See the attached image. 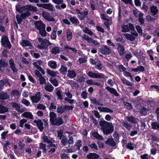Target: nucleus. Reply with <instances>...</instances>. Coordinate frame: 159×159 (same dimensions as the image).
I'll return each instance as SVG.
<instances>
[{
    "label": "nucleus",
    "instance_id": "1",
    "mask_svg": "<svg viewBox=\"0 0 159 159\" xmlns=\"http://www.w3.org/2000/svg\"><path fill=\"white\" fill-rule=\"evenodd\" d=\"M99 125L101 130L105 134H109L112 133L114 131V126L111 122L101 120L99 122Z\"/></svg>",
    "mask_w": 159,
    "mask_h": 159
},
{
    "label": "nucleus",
    "instance_id": "2",
    "mask_svg": "<svg viewBox=\"0 0 159 159\" xmlns=\"http://www.w3.org/2000/svg\"><path fill=\"white\" fill-rule=\"evenodd\" d=\"M35 27L39 31V34L42 36L45 37L46 35L45 30V25L41 21H37L34 24Z\"/></svg>",
    "mask_w": 159,
    "mask_h": 159
},
{
    "label": "nucleus",
    "instance_id": "3",
    "mask_svg": "<svg viewBox=\"0 0 159 159\" xmlns=\"http://www.w3.org/2000/svg\"><path fill=\"white\" fill-rule=\"evenodd\" d=\"M75 12L78 15V17L80 20H84L87 17L89 14V11L87 9H85L81 11L78 9H75Z\"/></svg>",
    "mask_w": 159,
    "mask_h": 159
},
{
    "label": "nucleus",
    "instance_id": "4",
    "mask_svg": "<svg viewBox=\"0 0 159 159\" xmlns=\"http://www.w3.org/2000/svg\"><path fill=\"white\" fill-rule=\"evenodd\" d=\"M38 41L41 42L40 45H38L37 47L40 49L45 48L48 46L52 45L51 43L48 40L46 39H43L42 38L39 37L38 39Z\"/></svg>",
    "mask_w": 159,
    "mask_h": 159
},
{
    "label": "nucleus",
    "instance_id": "5",
    "mask_svg": "<svg viewBox=\"0 0 159 159\" xmlns=\"http://www.w3.org/2000/svg\"><path fill=\"white\" fill-rule=\"evenodd\" d=\"M41 94L40 92H38L35 95L30 96V99L33 103H37L39 102L41 99Z\"/></svg>",
    "mask_w": 159,
    "mask_h": 159
},
{
    "label": "nucleus",
    "instance_id": "6",
    "mask_svg": "<svg viewBox=\"0 0 159 159\" xmlns=\"http://www.w3.org/2000/svg\"><path fill=\"white\" fill-rule=\"evenodd\" d=\"M81 37L88 42L92 43L95 46H99L100 45L99 43H98L97 41L94 40L85 34H83L81 36Z\"/></svg>",
    "mask_w": 159,
    "mask_h": 159
},
{
    "label": "nucleus",
    "instance_id": "7",
    "mask_svg": "<svg viewBox=\"0 0 159 159\" xmlns=\"http://www.w3.org/2000/svg\"><path fill=\"white\" fill-rule=\"evenodd\" d=\"M30 15V12H25L20 15H17L16 16V18L17 23L20 24L21 23L23 19L29 16Z\"/></svg>",
    "mask_w": 159,
    "mask_h": 159
},
{
    "label": "nucleus",
    "instance_id": "8",
    "mask_svg": "<svg viewBox=\"0 0 159 159\" xmlns=\"http://www.w3.org/2000/svg\"><path fill=\"white\" fill-rule=\"evenodd\" d=\"M87 74L89 77L92 78L102 79L105 78V76L103 74L99 73H95L89 71Z\"/></svg>",
    "mask_w": 159,
    "mask_h": 159
},
{
    "label": "nucleus",
    "instance_id": "9",
    "mask_svg": "<svg viewBox=\"0 0 159 159\" xmlns=\"http://www.w3.org/2000/svg\"><path fill=\"white\" fill-rule=\"evenodd\" d=\"M42 15L45 20L48 21H56L55 19L53 17H51V14L47 11H43L42 12Z\"/></svg>",
    "mask_w": 159,
    "mask_h": 159
},
{
    "label": "nucleus",
    "instance_id": "10",
    "mask_svg": "<svg viewBox=\"0 0 159 159\" xmlns=\"http://www.w3.org/2000/svg\"><path fill=\"white\" fill-rule=\"evenodd\" d=\"M22 10H24V11L28 12H29V11H37L38 10L36 7H34L30 4L23 7Z\"/></svg>",
    "mask_w": 159,
    "mask_h": 159
},
{
    "label": "nucleus",
    "instance_id": "11",
    "mask_svg": "<svg viewBox=\"0 0 159 159\" xmlns=\"http://www.w3.org/2000/svg\"><path fill=\"white\" fill-rule=\"evenodd\" d=\"M1 42L2 45L4 47L9 49L11 48V45L7 37L3 36L1 39Z\"/></svg>",
    "mask_w": 159,
    "mask_h": 159
},
{
    "label": "nucleus",
    "instance_id": "12",
    "mask_svg": "<svg viewBox=\"0 0 159 159\" xmlns=\"http://www.w3.org/2000/svg\"><path fill=\"white\" fill-rule=\"evenodd\" d=\"M122 31L123 32H127L129 30H133L134 29V27L133 25L131 24H129L122 26Z\"/></svg>",
    "mask_w": 159,
    "mask_h": 159
},
{
    "label": "nucleus",
    "instance_id": "13",
    "mask_svg": "<svg viewBox=\"0 0 159 159\" xmlns=\"http://www.w3.org/2000/svg\"><path fill=\"white\" fill-rule=\"evenodd\" d=\"M20 43L23 47L29 46V48L30 49H33L34 48L33 46L28 40H22Z\"/></svg>",
    "mask_w": 159,
    "mask_h": 159
},
{
    "label": "nucleus",
    "instance_id": "14",
    "mask_svg": "<svg viewBox=\"0 0 159 159\" xmlns=\"http://www.w3.org/2000/svg\"><path fill=\"white\" fill-rule=\"evenodd\" d=\"M34 123L35 124L40 131H41L43 129V123L41 120L39 119L34 120Z\"/></svg>",
    "mask_w": 159,
    "mask_h": 159
},
{
    "label": "nucleus",
    "instance_id": "15",
    "mask_svg": "<svg viewBox=\"0 0 159 159\" xmlns=\"http://www.w3.org/2000/svg\"><path fill=\"white\" fill-rule=\"evenodd\" d=\"M63 123V120L60 117H57L52 122V125L57 126H60Z\"/></svg>",
    "mask_w": 159,
    "mask_h": 159
},
{
    "label": "nucleus",
    "instance_id": "16",
    "mask_svg": "<svg viewBox=\"0 0 159 159\" xmlns=\"http://www.w3.org/2000/svg\"><path fill=\"white\" fill-rule=\"evenodd\" d=\"M91 134L92 137L99 140H103L104 139L103 137L97 132L92 131Z\"/></svg>",
    "mask_w": 159,
    "mask_h": 159
},
{
    "label": "nucleus",
    "instance_id": "17",
    "mask_svg": "<svg viewBox=\"0 0 159 159\" xmlns=\"http://www.w3.org/2000/svg\"><path fill=\"white\" fill-rule=\"evenodd\" d=\"M43 139L44 142L48 143V147H55L56 146L55 144L52 143V142L48 138L47 136L44 135L43 137Z\"/></svg>",
    "mask_w": 159,
    "mask_h": 159
},
{
    "label": "nucleus",
    "instance_id": "18",
    "mask_svg": "<svg viewBox=\"0 0 159 159\" xmlns=\"http://www.w3.org/2000/svg\"><path fill=\"white\" fill-rule=\"evenodd\" d=\"M116 45L117 47V49L119 54L120 56L122 55L124 53L125 48L124 47L119 43H116Z\"/></svg>",
    "mask_w": 159,
    "mask_h": 159
},
{
    "label": "nucleus",
    "instance_id": "19",
    "mask_svg": "<svg viewBox=\"0 0 159 159\" xmlns=\"http://www.w3.org/2000/svg\"><path fill=\"white\" fill-rule=\"evenodd\" d=\"M9 63L10 68L13 72H17V70L15 66V64L14 60L11 58L9 61Z\"/></svg>",
    "mask_w": 159,
    "mask_h": 159
},
{
    "label": "nucleus",
    "instance_id": "20",
    "mask_svg": "<svg viewBox=\"0 0 159 159\" xmlns=\"http://www.w3.org/2000/svg\"><path fill=\"white\" fill-rule=\"evenodd\" d=\"M12 107L14 108L17 111L22 113L24 111V110L22 108H20L19 104L16 103H12L11 104Z\"/></svg>",
    "mask_w": 159,
    "mask_h": 159
},
{
    "label": "nucleus",
    "instance_id": "21",
    "mask_svg": "<svg viewBox=\"0 0 159 159\" xmlns=\"http://www.w3.org/2000/svg\"><path fill=\"white\" fill-rule=\"evenodd\" d=\"M106 89L108 91H109L110 93L114 94L116 96H119V94L117 93V91L114 88H111L109 86H107L106 88Z\"/></svg>",
    "mask_w": 159,
    "mask_h": 159
},
{
    "label": "nucleus",
    "instance_id": "22",
    "mask_svg": "<svg viewBox=\"0 0 159 159\" xmlns=\"http://www.w3.org/2000/svg\"><path fill=\"white\" fill-rule=\"evenodd\" d=\"M125 119L128 121L133 123H136L137 121V119L134 116L131 115H128L125 117Z\"/></svg>",
    "mask_w": 159,
    "mask_h": 159
},
{
    "label": "nucleus",
    "instance_id": "23",
    "mask_svg": "<svg viewBox=\"0 0 159 159\" xmlns=\"http://www.w3.org/2000/svg\"><path fill=\"white\" fill-rule=\"evenodd\" d=\"M98 109L101 112H111L112 113L113 111L110 109L106 107H98Z\"/></svg>",
    "mask_w": 159,
    "mask_h": 159
},
{
    "label": "nucleus",
    "instance_id": "24",
    "mask_svg": "<svg viewBox=\"0 0 159 159\" xmlns=\"http://www.w3.org/2000/svg\"><path fill=\"white\" fill-rule=\"evenodd\" d=\"M9 98V96L7 93L2 92L0 93V99L5 100Z\"/></svg>",
    "mask_w": 159,
    "mask_h": 159
},
{
    "label": "nucleus",
    "instance_id": "25",
    "mask_svg": "<svg viewBox=\"0 0 159 159\" xmlns=\"http://www.w3.org/2000/svg\"><path fill=\"white\" fill-rule=\"evenodd\" d=\"M44 89L48 92H52L53 90L54 87L51 84L48 83L45 85Z\"/></svg>",
    "mask_w": 159,
    "mask_h": 159
},
{
    "label": "nucleus",
    "instance_id": "26",
    "mask_svg": "<svg viewBox=\"0 0 159 159\" xmlns=\"http://www.w3.org/2000/svg\"><path fill=\"white\" fill-rule=\"evenodd\" d=\"M88 159H96L98 158L99 156L96 153H89L87 156Z\"/></svg>",
    "mask_w": 159,
    "mask_h": 159
},
{
    "label": "nucleus",
    "instance_id": "27",
    "mask_svg": "<svg viewBox=\"0 0 159 159\" xmlns=\"http://www.w3.org/2000/svg\"><path fill=\"white\" fill-rule=\"evenodd\" d=\"M105 143L112 147L116 146V144L113 139L110 138L107 139L105 142Z\"/></svg>",
    "mask_w": 159,
    "mask_h": 159
},
{
    "label": "nucleus",
    "instance_id": "28",
    "mask_svg": "<svg viewBox=\"0 0 159 159\" xmlns=\"http://www.w3.org/2000/svg\"><path fill=\"white\" fill-rule=\"evenodd\" d=\"M61 51V49L60 47L55 46L53 47L52 49L51 52L52 54H56L59 53Z\"/></svg>",
    "mask_w": 159,
    "mask_h": 159
},
{
    "label": "nucleus",
    "instance_id": "29",
    "mask_svg": "<svg viewBox=\"0 0 159 159\" xmlns=\"http://www.w3.org/2000/svg\"><path fill=\"white\" fill-rule=\"evenodd\" d=\"M121 123L122 124V126L125 127L128 130H130L132 127V126L127 122L123 121Z\"/></svg>",
    "mask_w": 159,
    "mask_h": 159
},
{
    "label": "nucleus",
    "instance_id": "30",
    "mask_svg": "<svg viewBox=\"0 0 159 159\" xmlns=\"http://www.w3.org/2000/svg\"><path fill=\"white\" fill-rule=\"evenodd\" d=\"M21 116L30 119L33 118V115L31 113L29 112H25L21 115Z\"/></svg>",
    "mask_w": 159,
    "mask_h": 159
},
{
    "label": "nucleus",
    "instance_id": "31",
    "mask_svg": "<svg viewBox=\"0 0 159 159\" xmlns=\"http://www.w3.org/2000/svg\"><path fill=\"white\" fill-rule=\"evenodd\" d=\"M66 37L68 41H70L72 39V34L70 29H67L66 32Z\"/></svg>",
    "mask_w": 159,
    "mask_h": 159
},
{
    "label": "nucleus",
    "instance_id": "32",
    "mask_svg": "<svg viewBox=\"0 0 159 159\" xmlns=\"http://www.w3.org/2000/svg\"><path fill=\"white\" fill-rule=\"evenodd\" d=\"M67 75L70 78H73L76 76V74L75 71L73 70H68Z\"/></svg>",
    "mask_w": 159,
    "mask_h": 159
},
{
    "label": "nucleus",
    "instance_id": "33",
    "mask_svg": "<svg viewBox=\"0 0 159 159\" xmlns=\"http://www.w3.org/2000/svg\"><path fill=\"white\" fill-rule=\"evenodd\" d=\"M44 8L51 11L55 10L54 7L50 3L45 4Z\"/></svg>",
    "mask_w": 159,
    "mask_h": 159
},
{
    "label": "nucleus",
    "instance_id": "34",
    "mask_svg": "<svg viewBox=\"0 0 159 159\" xmlns=\"http://www.w3.org/2000/svg\"><path fill=\"white\" fill-rule=\"evenodd\" d=\"M70 20L73 24L76 25L79 24L80 23L77 18L74 16L70 17Z\"/></svg>",
    "mask_w": 159,
    "mask_h": 159
},
{
    "label": "nucleus",
    "instance_id": "35",
    "mask_svg": "<svg viewBox=\"0 0 159 159\" xmlns=\"http://www.w3.org/2000/svg\"><path fill=\"white\" fill-rule=\"evenodd\" d=\"M90 100L92 103L93 104H95L96 105L101 106H102L103 105V104L101 103L98 100H97L96 98H90Z\"/></svg>",
    "mask_w": 159,
    "mask_h": 159
},
{
    "label": "nucleus",
    "instance_id": "36",
    "mask_svg": "<svg viewBox=\"0 0 159 159\" xmlns=\"http://www.w3.org/2000/svg\"><path fill=\"white\" fill-rule=\"evenodd\" d=\"M47 72L49 75L53 77H55L58 73L57 71H54L49 69L47 70Z\"/></svg>",
    "mask_w": 159,
    "mask_h": 159
},
{
    "label": "nucleus",
    "instance_id": "37",
    "mask_svg": "<svg viewBox=\"0 0 159 159\" xmlns=\"http://www.w3.org/2000/svg\"><path fill=\"white\" fill-rule=\"evenodd\" d=\"M124 35L128 40L131 41H134L135 39V37L130 34L125 33L124 34Z\"/></svg>",
    "mask_w": 159,
    "mask_h": 159
},
{
    "label": "nucleus",
    "instance_id": "38",
    "mask_svg": "<svg viewBox=\"0 0 159 159\" xmlns=\"http://www.w3.org/2000/svg\"><path fill=\"white\" fill-rule=\"evenodd\" d=\"M48 64L50 67L53 69L56 68L57 66L56 62L53 61H48Z\"/></svg>",
    "mask_w": 159,
    "mask_h": 159
},
{
    "label": "nucleus",
    "instance_id": "39",
    "mask_svg": "<svg viewBox=\"0 0 159 159\" xmlns=\"http://www.w3.org/2000/svg\"><path fill=\"white\" fill-rule=\"evenodd\" d=\"M151 12L152 15H156L158 12V11L157 7L153 6L150 7Z\"/></svg>",
    "mask_w": 159,
    "mask_h": 159
},
{
    "label": "nucleus",
    "instance_id": "40",
    "mask_svg": "<svg viewBox=\"0 0 159 159\" xmlns=\"http://www.w3.org/2000/svg\"><path fill=\"white\" fill-rule=\"evenodd\" d=\"M49 116L50 117V121L52 123L57 118V115L54 112H51L49 113Z\"/></svg>",
    "mask_w": 159,
    "mask_h": 159
},
{
    "label": "nucleus",
    "instance_id": "41",
    "mask_svg": "<svg viewBox=\"0 0 159 159\" xmlns=\"http://www.w3.org/2000/svg\"><path fill=\"white\" fill-rule=\"evenodd\" d=\"M153 129L159 130V123L157 122H153L151 124Z\"/></svg>",
    "mask_w": 159,
    "mask_h": 159
},
{
    "label": "nucleus",
    "instance_id": "42",
    "mask_svg": "<svg viewBox=\"0 0 159 159\" xmlns=\"http://www.w3.org/2000/svg\"><path fill=\"white\" fill-rule=\"evenodd\" d=\"M67 68L64 66H61V68L60 69V73L62 74H66L67 72Z\"/></svg>",
    "mask_w": 159,
    "mask_h": 159
},
{
    "label": "nucleus",
    "instance_id": "43",
    "mask_svg": "<svg viewBox=\"0 0 159 159\" xmlns=\"http://www.w3.org/2000/svg\"><path fill=\"white\" fill-rule=\"evenodd\" d=\"M49 81L55 86L56 87L58 86V81L56 79L50 78L49 79Z\"/></svg>",
    "mask_w": 159,
    "mask_h": 159
},
{
    "label": "nucleus",
    "instance_id": "44",
    "mask_svg": "<svg viewBox=\"0 0 159 159\" xmlns=\"http://www.w3.org/2000/svg\"><path fill=\"white\" fill-rule=\"evenodd\" d=\"M64 93L66 96V98H68L70 99H71L72 98V94L70 93L69 89H65Z\"/></svg>",
    "mask_w": 159,
    "mask_h": 159
},
{
    "label": "nucleus",
    "instance_id": "45",
    "mask_svg": "<svg viewBox=\"0 0 159 159\" xmlns=\"http://www.w3.org/2000/svg\"><path fill=\"white\" fill-rule=\"evenodd\" d=\"M96 65L95 68L98 70H101L102 67V66L101 63L100 61H96V63L95 65Z\"/></svg>",
    "mask_w": 159,
    "mask_h": 159
},
{
    "label": "nucleus",
    "instance_id": "46",
    "mask_svg": "<svg viewBox=\"0 0 159 159\" xmlns=\"http://www.w3.org/2000/svg\"><path fill=\"white\" fill-rule=\"evenodd\" d=\"M33 64L37 69L40 71L42 73H44V71L43 70L42 68L38 64L35 62H34L33 63Z\"/></svg>",
    "mask_w": 159,
    "mask_h": 159
},
{
    "label": "nucleus",
    "instance_id": "47",
    "mask_svg": "<svg viewBox=\"0 0 159 159\" xmlns=\"http://www.w3.org/2000/svg\"><path fill=\"white\" fill-rule=\"evenodd\" d=\"M144 14L143 13H140L139 16V20L141 24H143L144 23V20L143 18Z\"/></svg>",
    "mask_w": 159,
    "mask_h": 159
},
{
    "label": "nucleus",
    "instance_id": "48",
    "mask_svg": "<svg viewBox=\"0 0 159 159\" xmlns=\"http://www.w3.org/2000/svg\"><path fill=\"white\" fill-rule=\"evenodd\" d=\"M83 31L90 35L92 36L93 34V32L87 27H86L83 30Z\"/></svg>",
    "mask_w": 159,
    "mask_h": 159
},
{
    "label": "nucleus",
    "instance_id": "49",
    "mask_svg": "<svg viewBox=\"0 0 159 159\" xmlns=\"http://www.w3.org/2000/svg\"><path fill=\"white\" fill-rule=\"evenodd\" d=\"M11 94L14 97L19 96L20 93L16 90H13L11 92Z\"/></svg>",
    "mask_w": 159,
    "mask_h": 159
},
{
    "label": "nucleus",
    "instance_id": "50",
    "mask_svg": "<svg viewBox=\"0 0 159 159\" xmlns=\"http://www.w3.org/2000/svg\"><path fill=\"white\" fill-rule=\"evenodd\" d=\"M8 109L6 108L4 106L0 105V113H4L5 112L7 111Z\"/></svg>",
    "mask_w": 159,
    "mask_h": 159
},
{
    "label": "nucleus",
    "instance_id": "51",
    "mask_svg": "<svg viewBox=\"0 0 159 159\" xmlns=\"http://www.w3.org/2000/svg\"><path fill=\"white\" fill-rule=\"evenodd\" d=\"M27 120L26 119L23 118L20 121V123L18 126L20 127H22L24 124L27 122Z\"/></svg>",
    "mask_w": 159,
    "mask_h": 159
},
{
    "label": "nucleus",
    "instance_id": "52",
    "mask_svg": "<svg viewBox=\"0 0 159 159\" xmlns=\"http://www.w3.org/2000/svg\"><path fill=\"white\" fill-rule=\"evenodd\" d=\"M61 93L62 92L61 90H58L56 92L58 98L60 100H62L63 98L61 95Z\"/></svg>",
    "mask_w": 159,
    "mask_h": 159
},
{
    "label": "nucleus",
    "instance_id": "53",
    "mask_svg": "<svg viewBox=\"0 0 159 159\" xmlns=\"http://www.w3.org/2000/svg\"><path fill=\"white\" fill-rule=\"evenodd\" d=\"M57 112L59 113L62 114L65 111L64 107H63L62 106L58 107L57 108Z\"/></svg>",
    "mask_w": 159,
    "mask_h": 159
},
{
    "label": "nucleus",
    "instance_id": "54",
    "mask_svg": "<svg viewBox=\"0 0 159 159\" xmlns=\"http://www.w3.org/2000/svg\"><path fill=\"white\" fill-rule=\"evenodd\" d=\"M146 19L150 22H154L156 20L155 18L152 17L150 15L147 16Z\"/></svg>",
    "mask_w": 159,
    "mask_h": 159
},
{
    "label": "nucleus",
    "instance_id": "55",
    "mask_svg": "<svg viewBox=\"0 0 159 159\" xmlns=\"http://www.w3.org/2000/svg\"><path fill=\"white\" fill-rule=\"evenodd\" d=\"M61 139L62 140H61V143L63 145H66L67 142L68 140L67 138L65 136H63Z\"/></svg>",
    "mask_w": 159,
    "mask_h": 159
},
{
    "label": "nucleus",
    "instance_id": "56",
    "mask_svg": "<svg viewBox=\"0 0 159 159\" xmlns=\"http://www.w3.org/2000/svg\"><path fill=\"white\" fill-rule=\"evenodd\" d=\"M124 105L126 107L127 109L129 110H130L132 109V106L129 103L125 102H124Z\"/></svg>",
    "mask_w": 159,
    "mask_h": 159
},
{
    "label": "nucleus",
    "instance_id": "57",
    "mask_svg": "<svg viewBox=\"0 0 159 159\" xmlns=\"http://www.w3.org/2000/svg\"><path fill=\"white\" fill-rule=\"evenodd\" d=\"M60 157L61 159H68L69 158V155L65 153H62L61 154Z\"/></svg>",
    "mask_w": 159,
    "mask_h": 159
},
{
    "label": "nucleus",
    "instance_id": "58",
    "mask_svg": "<svg viewBox=\"0 0 159 159\" xmlns=\"http://www.w3.org/2000/svg\"><path fill=\"white\" fill-rule=\"evenodd\" d=\"M46 108V107L43 104H39L37 106V108L38 109L45 110Z\"/></svg>",
    "mask_w": 159,
    "mask_h": 159
},
{
    "label": "nucleus",
    "instance_id": "59",
    "mask_svg": "<svg viewBox=\"0 0 159 159\" xmlns=\"http://www.w3.org/2000/svg\"><path fill=\"white\" fill-rule=\"evenodd\" d=\"M88 146L89 148H92L96 150H97L98 149L97 146L96 144L94 143H93L91 144H89Z\"/></svg>",
    "mask_w": 159,
    "mask_h": 159
},
{
    "label": "nucleus",
    "instance_id": "60",
    "mask_svg": "<svg viewBox=\"0 0 159 159\" xmlns=\"http://www.w3.org/2000/svg\"><path fill=\"white\" fill-rule=\"evenodd\" d=\"M23 7H21L20 5H17L16 6V10L17 11L20 12H24V10H22Z\"/></svg>",
    "mask_w": 159,
    "mask_h": 159
},
{
    "label": "nucleus",
    "instance_id": "61",
    "mask_svg": "<svg viewBox=\"0 0 159 159\" xmlns=\"http://www.w3.org/2000/svg\"><path fill=\"white\" fill-rule=\"evenodd\" d=\"M22 103L27 106H29L30 103L29 102L25 99H23L21 100Z\"/></svg>",
    "mask_w": 159,
    "mask_h": 159
},
{
    "label": "nucleus",
    "instance_id": "62",
    "mask_svg": "<svg viewBox=\"0 0 159 159\" xmlns=\"http://www.w3.org/2000/svg\"><path fill=\"white\" fill-rule=\"evenodd\" d=\"M127 148L130 150H132L134 149V145L133 143L130 142L127 144Z\"/></svg>",
    "mask_w": 159,
    "mask_h": 159
},
{
    "label": "nucleus",
    "instance_id": "63",
    "mask_svg": "<svg viewBox=\"0 0 159 159\" xmlns=\"http://www.w3.org/2000/svg\"><path fill=\"white\" fill-rule=\"evenodd\" d=\"M39 147L41 149H42L43 150V152H45L46 151V145L45 144L40 143L39 144Z\"/></svg>",
    "mask_w": 159,
    "mask_h": 159
},
{
    "label": "nucleus",
    "instance_id": "64",
    "mask_svg": "<svg viewBox=\"0 0 159 159\" xmlns=\"http://www.w3.org/2000/svg\"><path fill=\"white\" fill-rule=\"evenodd\" d=\"M132 55L130 53H127L125 55V58L127 61H129V60L131 58Z\"/></svg>",
    "mask_w": 159,
    "mask_h": 159
}]
</instances>
